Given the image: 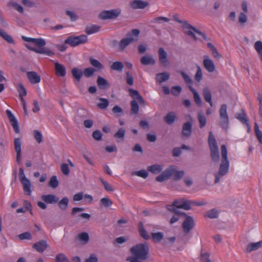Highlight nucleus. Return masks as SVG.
Returning <instances> with one entry per match:
<instances>
[{"mask_svg":"<svg viewBox=\"0 0 262 262\" xmlns=\"http://www.w3.org/2000/svg\"><path fill=\"white\" fill-rule=\"evenodd\" d=\"M221 155L222 160L220 165L219 171L214 173L215 183L219 182L221 179L229 171V161L228 159L227 150L225 145L221 146Z\"/></svg>","mask_w":262,"mask_h":262,"instance_id":"f257e3e1","label":"nucleus"},{"mask_svg":"<svg viewBox=\"0 0 262 262\" xmlns=\"http://www.w3.org/2000/svg\"><path fill=\"white\" fill-rule=\"evenodd\" d=\"M184 173L183 170H178L177 167L173 165L170 166L159 174L156 178V180L162 182L168 179L171 176H173V179L177 181L181 179L184 176Z\"/></svg>","mask_w":262,"mask_h":262,"instance_id":"f03ea898","label":"nucleus"},{"mask_svg":"<svg viewBox=\"0 0 262 262\" xmlns=\"http://www.w3.org/2000/svg\"><path fill=\"white\" fill-rule=\"evenodd\" d=\"M148 246L146 244H138L130 249V252L134 258L145 260L148 258Z\"/></svg>","mask_w":262,"mask_h":262,"instance_id":"7ed1b4c3","label":"nucleus"},{"mask_svg":"<svg viewBox=\"0 0 262 262\" xmlns=\"http://www.w3.org/2000/svg\"><path fill=\"white\" fill-rule=\"evenodd\" d=\"M208 144L212 160L215 162H217L220 159L219 150L216 140L212 132H210L209 135Z\"/></svg>","mask_w":262,"mask_h":262,"instance_id":"20e7f679","label":"nucleus"},{"mask_svg":"<svg viewBox=\"0 0 262 262\" xmlns=\"http://www.w3.org/2000/svg\"><path fill=\"white\" fill-rule=\"evenodd\" d=\"M174 19L179 23H181L183 24V28L184 29L187 30L186 33L187 34L191 36L194 38V39L196 40L197 38L194 33H196L198 35H201L204 39L207 40V37L205 34L198 30L196 28L192 26L191 25L188 24L186 21H182L179 19L178 17L174 16Z\"/></svg>","mask_w":262,"mask_h":262,"instance_id":"39448f33","label":"nucleus"},{"mask_svg":"<svg viewBox=\"0 0 262 262\" xmlns=\"http://www.w3.org/2000/svg\"><path fill=\"white\" fill-rule=\"evenodd\" d=\"M88 40V37L85 35L79 36H71L65 40V43L70 45L72 47H75L80 44L84 43Z\"/></svg>","mask_w":262,"mask_h":262,"instance_id":"423d86ee","label":"nucleus"},{"mask_svg":"<svg viewBox=\"0 0 262 262\" xmlns=\"http://www.w3.org/2000/svg\"><path fill=\"white\" fill-rule=\"evenodd\" d=\"M19 178L20 182L23 185L25 193L29 195H31V182L25 176L24 170L22 168H20L19 170Z\"/></svg>","mask_w":262,"mask_h":262,"instance_id":"0eeeda50","label":"nucleus"},{"mask_svg":"<svg viewBox=\"0 0 262 262\" xmlns=\"http://www.w3.org/2000/svg\"><path fill=\"white\" fill-rule=\"evenodd\" d=\"M227 106L226 104L221 105L220 110V116L221 117L220 124L225 129L228 128L229 124V118L227 112Z\"/></svg>","mask_w":262,"mask_h":262,"instance_id":"6e6552de","label":"nucleus"},{"mask_svg":"<svg viewBox=\"0 0 262 262\" xmlns=\"http://www.w3.org/2000/svg\"><path fill=\"white\" fill-rule=\"evenodd\" d=\"M121 12L119 8L104 11L100 13V17L103 19H113L117 17Z\"/></svg>","mask_w":262,"mask_h":262,"instance_id":"1a4fd4ad","label":"nucleus"},{"mask_svg":"<svg viewBox=\"0 0 262 262\" xmlns=\"http://www.w3.org/2000/svg\"><path fill=\"white\" fill-rule=\"evenodd\" d=\"M182 226L184 232L185 234H188L194 226V222L193 218L186 215Z\"/></svg>","mask_w":262,"mask_h":262,"instance_id":"9d476101","label":"nucleus"},{"mask_svg":"<svg viewBox=\"0 0 262 262\" xmlns=\"http://www.w3.org/2000/svg\"><path fill=\"white\" fill-rule=\"evenodd\" d=\"M7 117L11 123V125L12 126L14 132L16 134H18L19 133V127L18 125V121L14 116V115L12 114L11 111L9 110H7L6 111Z\"/></svg>","mask_w":262,"mask_h":262,"instance_id":"9b49d317","label":"nucleus"},{"mask_svg":"<svg viewBox=\"0 0 262 262\" xmlns=\"http://www.w3.org/2000/svg\"><path fill=\"white\" fill-rule=\"evenodd\" d=\"M203 66L205 69L209 73L213 72L215 69V64L207 55L203 56Z\"/></svg>","mask_w":262,"mask_h":262,"instance_id":"f8f14e48","label":"nucleus"},{"mask_svg":"<svg viewBox=\"0 0 262 262\" xmlns=\"http://www.w3.org/2000/svg\"><path fill=\"white\" fill-rule=\"evenodd\" d=\"M158 56L160 63L164 67H167L169 64L167 53L163 48L159 49Z\"/></svg>","mask_w":262,"mask_h":262,"instance_id":"ddd939ff","label":"nucleus"},{"mask_svg":"<svg viewBox=\"0 0 262 262\" xmlns=\"http://www.w3.org/2000/svg\"><path fill=\"white\" fill-rule=\"evenodd\" d=\"M149 3L147 1L134 0L130 3V7L134 9H143L148 6Z\"/></svg>","mask_w":262,"mask_h":262,"instance_id":"4468645a","label":"nucleus"},{"mask_svg":"<svg viewBox=\"0 0 262 262\" xmlns=\"http://www.w3.org/2000/svg\"><path fill=\"white\" fill-rule=\"evenodd\" d=\"M27 77L32 84H35L40 82V77L35 72L31 71L27 73Z\"/></svg>","mask_w":262,"mask_h":262,"instance_id":"2eb2a0df","label":"nucleus"},{"mask_svg":"<svg viewBox=\"0 0 262 262\" xmlns=\"http://www.w3.org/2000/svg\"><path fill=\"white\" fill-rule=\"evenodd\" d=\"M55 69L56 74L58 76L64 77L66 75V68L63 65L58 62H55Z\"/></svg>","mask_w":262,"mask_h":262,"instance_id":"dca6fc26","label":"nucleus"},{"mask_svg":"<svg viewBox=\"0 0 262 262\" xmlns=\"http://www.w3.org/2000/svg\"><path fill=\"white\" fill-rule=\"evenodd\" d=\"M262 247V240L256 243H252L248 244L246 248V252L250 253Z\"/></svg>","mask_w":262,"mask_h":262,"instance_id":"f3484780","label":"nucleus"},{"mask_svg":"<svg viewBox=\"0 0 262 262\" xmlns=\"http://www.w3.org/2000/svg\"><path fill=\"white\" fill-rule=\"evenodd\" d=\"M41 199L48 204H54L58 201V198L53 194H47L42 196Z\"/></svg>","mask_w":262,"mask_h":262,"instance_id":"a211bd4d","label":"nucleus"},{"mask_svg":"<svg viewBox=\"0 0 262 262\" xmlns=\"http://www.w3.org/2000/svg\"><path fill=\"white\" fill-rule=\"evenodd\" d=\"M192 130V124L190 122H186L183 124L182 129V135L184 137H188L190 136Z\"/></svg>","mask_w":262,"mask_h":262,"instance_id":"6ab92c4d","label":"nucleus"},{"mask_svg":"<svg viewBox=\"0 0 262 262\" xmlns=\"http://www.w3.org/2000/svg\"><path fill=\"white\" fill-rule=\"evenodd\" d=\"M140 61L143 65L155 64L156 63V60L151 56L149 55L142 57L140 59Z\"/></svg>","mask_w":262,"mask_h":262,"instance_id":"aec40b11","label":"nucleus"},{"mask_svg":"<svg viewBox=\"0 0 262 262\" xmlns=\"http://www.w3.org/2000/svg\"><path fill=\"white\" fill-rule=\"evenodd\" d=\"M33 248H35L39 252H43L47 248V244L45 241H39L33 245Z\"/></svg>","mask_w":262,"mask_h":262,"instance_id":"412c9836","label":"nucleus"},{"mask_svg":"<svg viewBox=\"0 0 262 262\" xmlns=\"http://www.w3.org/2000/svg\"><path fill=\"white\" fill-rule=\"evenodd\" d=\"M169 74L167 72H162L156 75V79L159 83H162L167 80L169 78Z\"/></svg>","mask_w":262,"mask_h":262,"instance_id":"4be33fe9","label":"nucleus"},{"mask_svg":"<svg viewBox=\"0 0 262 262\" xmlns=\"http://www.w3.org/2000/svg\"><path fill=\"white\" fill-rule=\"evenodd\" d=\"M128 91L129 92L130 96L132 98L136 99L137 100H138L139 102L141 104L144 103V100L143 98L137 90H135L132 89H129Z\"/></svg>","mask_w":262,"mask_h":262,"instance_id":"5701e85b","label":"nucleus"},{"mask_svg":"<svg viewBox=\"0 0 262 262\" xmlns=\"http://www.w3.org/2000/svg\"><path fill=\"white\" fill-rule=\"evenodd\" d=\"M97 83L99 88L102 90L106 89L110 85L108 82L100 76L98 77Z\"/></svg>","mask_w":262,"mask_h":262,"instance_id":"b1692460","label":"nucleus"},{"mask_svg":"<svg viewBox=\"0 0 262 262\" xmlns=\"http://www.w3.org/2000/svg\"><path fill=\"white\" fill-rule=\"evenodd\" d=\"M100 27L96 25H88L85 28V32L86 34L90 35L98 32Z\"/></svg>","mask_w":262,"mask_h":262,"instance_id":"393cba45","label":"nucleus"},{"mask_svg":"<svg viewBox=\"0 0 262 262\" xmlns=\"http://www.w3.org/2000/svg\"><path fill=\"white\" fill-rule=\"evenodd\" d=\"M162 169V166L159 164H155L147 167V170L154 174L160 173Z\"/></svg>","mask_w":262,"mask_h":262,"instance_id":"a878e982","label":"nucleus"},{"mask_svg":"<svg viewBox=\"0 0 262 262\" xmlns=\"http://www.w3.org/2000/svg\"><path fill=\"white\" fill-rule=\"evenodd\" d=\"M135 39L133 37L128 36L127 38L122 39L119 44V48L121 50H123L127 45H128L132 41H134Z\"/></svg>","mask_w":262,"mask_h":262,"instance_id":"bb28decb","label":"nucleus"},{"mask_svg":"<svg viewBox=\"0 0 262 262\" xmlns=\"http://www.w3.org/2000/svg\"><path fill=\"white\" fill-rule=\"evenodd\" d=\"M254 47L262 62V41L260 40L256 41Z\"/></svg>","mask_w":262,"mask_h":262,"instance_id":"cd10ccee","label":"nucleus"},{"mask_svg":"<svg viewBox=\"0 0 262 262\" xmlns=\"http://www.w3.org/2000/svg\"><path fill=\"white\" fill-rule=\"evenodd\" d=\"M203 96L205 100L208 102L210 105L212 106V97L211 93L208 89L205 88L203 89Z\"/></svg>","mask_w":262,"mask_h":262,"instance_id":"c85d7f7f","label":"nucleus"},{"mask_svg":"<svg viewBox=\"0 0 262 262\" xmlns=\"http://www.w3.org/2000/svg\"><path fill=\"white\" fill-rule=\"evenodd\" d=\"M182 204V199L176 200L173 202L172 205H168L167 208L168 210L176 212V209L174 207L177 208H181L179 206H181Z\"/></svg>","mask_w":262,"mask_h":262,"instance_id":"c756f323","label":"nucleus"},{"mask_svg":"<svg viewBox=\"0 0 262 262\" xmlns=\"http://www.w3.org/2000/svg\"><path fill=\"white\" fill-rule=\"evenodd\" d=\"M72 74L76 80L79 81L82 76L83 73L80 69L73 68L72 70Z\"/></svg>","mask_w":262,"mask_h":262,"instance_id":"7c9ffc66","label":"nucleus"},{"mask_svg":"<svg viewBox=\"0 0 262 262\" xmlns=\"http://www.w3.org/2000/svg\"><path fill=\"white\" fill-rule=\"evenodd\" d=\"M139 230L140 232V235L145 239H148L150 238V236L147 232L146 230L144 228L143 224L140 223L139 224Z\"/></svg>","mask_w":262,"mask_h":262,"instance_id":"2f4dec72","label":"nucleus"},{"mask_svg":"<svg viewBox=\"0 0 262 262\" xmlns=\"http://www.w3.org/2000/svg\"><path fill=\"white\" fill-rule=\"evenodd\" d=\"M0 36L8 42L13 44L14 43V41L12 37L1 29H0Z\"/></svg>","mask_w":262,"mask_h":262,"instance_id":"473e14b6","label":"nucleus"},{"mask_svg":"<svg viewBox=\"0 0 262 262\" xmlns=\"http://www.w3.org/2000/svg\"><path fill=\"white\" fill-rule=\"evenodd\" d=\"M194 202L182 199V204L179 206L181 208L186 210L190 209L191 206L193 205Z\"/></svg>","mask_w":262,"mask_h":262,"instance_id":"72a5a7b5","label":"nucleus"},{"mask_svg":"<svg viewBox=\"0 0 262 262\" xmlns=\"http://www.w3.org/2000/svg\"><path fill=\"white\" fill-rule=\"evenodd\" d=\"M152 238L155 243L160 242L164 237V234L161 232L151 233Z\"/></svg>","mask_w":262,"mask_h":262,"instance_id":"f704fd0d","label":"nucleus"},{"mask_svg":"<svg viewBox=\"0 0 262 262\" xmlns=\"http://www.w3.org/2000/svg\"><path fill=\"white\" fill-rule=\"evenodd\" d=\"M254 132L259 143L262 144V132L259 129L258 125L256 122L254 124Z\"/></svg>","mask_w":262,"mask_h":262,"instance_id":"c9c22d12","label":"nucleus"},{"mask_svg":"<svg viewBox=\"0 0 262 262\" xmlns=\"http://www.w3.org/2000/svg\"><path fill=\"white\" fill-rule=\"evenodd\" d=\"M189 88L193 94L194 100L195 103L199 105H201V99L198 92L191 85L189 86Z\"/></svg>","mask_w":262,"mask_h":262,"instance_id":"e433bc0d","label":"nucleus"},{"mask_svg":"<svg viewBox=\"0 0 262 262\" xmlns=\"http://www.w3.org/2000/svg\"><path fill=\"white\" fill-rule=\"evenodd\" d=\"M123 68V64L120 61L114 62L111 66V69L119 72L122 71Z\"/></svg>","mask_w":262,"mask_h":262,"instance_id":"4c0bfd02","label":"nucleus"},{"mask_svg":"<svg viewBox=\"0 0 262 262\" xmlns=\"http://www.w3.org/2000/svg\"><path fill=\"white\" fill-rule=\"evenodd\" d=\"M176 118L174 113L170 112L167 114L165 117V121L169 124H171L173 123Z\"/></svg>","mask_w":262,"mask_h":262,"instance_id":"58836bf2","label":"nucleus"},{"mask_svg":"<svg viewBox=\"0 0 262 262\" xmlns=\"http://www.w3.org/2000/svg\"><path fill=\"white\" fill-rule=\"evenodd\" d=\"M21 142L19 138H16L14 140V147L15 151L19 156L21 155Z\"/></svg>","mask_w":262,"mask_h":262,"instance_id":"ea45409f","label":"nucleus"},{"mask_svg":"<svg viewBox=\"0 0 262 262\" xmlns=\"http://www.w3.org/2000/svg\"><path fill=\"white\" fill-rule=\"evenodd\" d=\"M77 238L83 244L87 243L89 240V234L86 232L79 234Z\"/></svg>","mask_w":262,"mask_h":262,"instance_id":"a19ab883","label":"nucleus"},{"mask_svg":"<svg viewBox=\"0 0 262 262\" xmlns=\"http://www.w3.org/2000/svg\"><path fill=\"white\" fill-rule=\"evenodd\" d=\"M100 102L97 104V106L101 109H105L108 105V101L107 99L100 98H99Z\"/></svg>","mask_w":262,"mask_h":262,"instance_id":"79ce46f5","label":"nucleus"},{"mask_svg":"<svg viewBox=\"0 0 262 262\" xmlns=\"http://www.w3.org/2000/svg\"><path fill=\"white\" fill-rule=\"evenodd\" d=\"M31 42L39 47H44L46 45V41L42 38H32Z\"/></svg>","mask_w":262,"mask_h":262,"instance_id":"37998d69","label":"nucleus"},{"mask_svg":"<svg viewBox=\"0 0 262 262\" xmlns=\"http://www.w3.org/2000/svg\"><path fill=\"white\" fill-rule=\"evenodd\" d=\"M198 120L200 123V127L202 128L206 125V118L201 112L198 113Z\"/></svg>","mask_w":262,"mask_h":262,"instance_id":"c03bdc74","label":"nucleus"},{"mask_svg":"<svg viewBox=\"0 0 262 262\" xmlns=\"http://www.w3.org/2000/svg\"><path fill=\"white\" fill-rule=\"evenodd\" d=\"M17 90L20 97H24L27 95V91L22 84L19 83L17 86Z\"/></svg>","mask_w":262,"mask_h":262,"instance_id":"a18cd8bd","label":"nucleus"},{"mask_svg":"<svg viewBox=\"0 0 262 262\" xmlns=\"http://www.w3.org/2000/svg\"><path fill=\"white\" fill-rule=\"evenodd\" d=\"M100 204L101 206L108 207L111 206L113 203L108 198H103L100 200Z\"/></svg>","mask_w":262,"mask_h":262,"instance_id":"49530a36","label":"nucleus"},{"mask_svg":"<svg viewBox=\"0 0 262 262\" xmlns=\"http://www.w3.org/2000/svg\"><path fill=\"white\" fill-rule=\"evenodd\" d=\"M90 61L91 64L98 69H101L103 68L102 64L97 60L93 58L92 57L90 58Z\"/></svg>","mask_w":262,"mask_h":262,"instance_id":"de8ad7c7","label":"nucleus"},{"mask_svg":"<svg viewBox=\"0 0 262 262\" xmlns=\"http://www.w3.org/2000/svg\"><path fill=\"white\" fill-rule=\"evenodd\" d=\"M131 111L133 114H136L138 113L139 106L136 100H133L130 103Z\"/></svg>","mask_w":262,"mask_h":262,"instance_id":"09e8293b","label":"nucleus"},{"mask_svg":"<svg viewBox=\"0 0 262 262\" xmlns=\"http://www.w3.org/2000/svg\"><path fill=\"white\" fill-rule=\"evenodd\" d=\"M69 203V199L68 198L65 197L61 199L59 203V207L60 209L64 210L67 208Z\"/></svg>","mask_w":262,"mask_h":262,"instance_id":"8fccbe9b","label":"nucleus"},{"mask_svg":"<svg viewBox=\"0 0 262 262\" xmlns=\"http://www.w3.org/2000/svg\"><path fill=\"white\" fill-rule=\"evenodd\" d=\"M58 184L59 183L56 176H52L49 181V186L53 188H55L58 186Z\"/></svg>","mask_w":262,"mask_h":262,"instance_id":"3c124183","label":"nucleus"},{"mask_svg":"<svg viewBox=\"0 0 262 262\" xmlns=\"http://www.w3.org/2000/svg\"><path fill=\"white\" fill-rule=\"evenodd\" d=\"M169 19L167 17L164 16H160L155 18L152 20V23L162 24L164 22L168 23L169 22Z\"/></svg>","mask_w":262,"mask_h":262,"instance_id":"603ef678","label":"nucleus"},{"mask_svg":"<svg viewBox=\"0 0 262 262\" xmlns=\"http://www.w3.org/2000/svg\"><path fill=\"white\" fill-rule=\"evenodd\" d=\"M235 117L237 119L240 120L243 123L247 124L248 120L246 118V115L245 113H243L241 114H236Z\"/></svg>","mask_w":262,"mask_h":262,"instance_id":"864d4df0","label":"nucleus"},{"mask_svg":"<svg viewBox=\"0 0 262 262\" xmlns=\"http://www.w3.org/2000/svg\"><path fill=\"white\" fill-rule=\"evenodd\" d=\"M34 137L35 139V140L38 143H40L42 141V135L41 133V132L35 130L33 132Z\"/></svg>","mask_w":262,"mask_h":262,"instance_id":"5fc2aeb1","label":"nucleus"},{"mask_svg":"<svg viewBox=\"0 0 262 262\" xmlns=\"http://www.w3.org/2000/svg\"><path fill=\"white\" fill-rule=\"evenodd\" d=\"M125 131L123 128H120L115 134L114 137L118 139H123L125 136Z\"/></svg>","mask_w":262,"mask_h":262,"instance_id":"6e6d98bb","label":"nucleus"},{"mask_svg":"<svg viewBox=\"0 0 262 262\" xmlns=\"http://www.w3.org/2000/svg\"><path fill=\"white\" fill-rule=\"evenodd\" d=\"M134 173L136 175L138 176V177L143 178L144 179L146 178L148 176V173L147 171L144 169L135 171L134 172Z\"/></svg>","mask_w":262,"mask_h":262,"instance_id":"4d7b16f0","label":"nucleus"},{"mask_svg":"<svg viewBox=\"0 0 262 262\" xmlns=\"http://www.w3.org/2000/svg\"><path fill=\"white\" fill-rule=\"evenodd\" d=\"M56 262H69L68 258L62 253L58 254L56 257Z\"/></svg>","mask_w":262,"mask_h":262,"instance_id":"13d9d810","label":"nucleus"},{"mask_svg":"<svg viewBox=\"0 0 262 262\" xmlns=\"http://www.w3.org/2000/svg\"><path fill=\"white\" fill-rule=\"evenodd\" d=\"M206 215L210 219H214L217 217L218 212L215 209H212L207 212Z\"/></svg>","mask_w":262,"mask_h":262,"instance_id":"bf43d9fd","label":"nucleus"},{"mask_svg":"<svg viewBox=\"0 0 262 262\" xmlns=\"http://www.w3.org/2000/svg\"><path fill=\"white\" fill-rule=\"evenodd\" d=\"M202 79V72L200 66H197V71L195 75V79L197 81H200Z\"/></svg>","mask_w":262,"mask_h":262,"instance_id":"052dcab7","label":"nucleus"},{"mask_svg":"<svg viewBox=\"0 0 262 262\" xmlns=\"http://www.w3.org/2000/svg\"><path fill=\"white\" fill-rule=\"evenodd\" d=\"M182 89L180 86H174L171 88V92L172 95L177 96L181 92Z\"/></svg>","mask_w":262,"mask_h":262,"instance_id":"680f3d73","label":"nucleus"},{"mask_svg":"<svg viewBox=\"0 0 262 262\" xmlns=\"http://www.w3.org/2000/svg\"><path fill=\"white\" fill-rule=\"evenodd\" d=\"M61 170L63 174L67 176L69 174L70 170L68 164L62 163L61 165Z\"/></svg>","mask_w":262,"mask_h":262,"instance_id":"e2e57ef3","label":"nucleus"},{"mask_svg":"<svg viewBox=\"0 0 262 262\" xmlns=\"http://www.w3.org/2000/svg\"><path fill=\"white\" fill-rule=\"evenodd\" d=\"M101 183H102L103 186L104 187L105 189L107 191H113L114 190V188L110 184H109L106 181L101 180Z\"/></svg>","mask_w":262,"mask_h":262,"instance_id":"0e129e2a","label":"nucleus"},{"mask_svg":"<svg viewBox=\"0 0 262 262\" xmlns=\"http://www.w3.org/2000/svg\"><path fill=\"white\" fill-rule=\"evenodd\" d=\"M95 70L92 68H88L84 69L83 71L84 75L86 77H89L94 73Z\"/></svg>","mask_w":262,"mask_h":262,"instance_id":"69168bd1","label":"nucleus"},{"mask_svg":"<svg viewBox=\"0 0 262 262\" xmlns=\"http://www.w3.org/2000/svg\"><path fill=\"white\" fill-rule=\"evenodd\" d=\"M126 75L127 83L129 85H133L134 83V79L133 76L129 72H127L126 73Z\"/></svg>","mask_w":262,"mask_h":262,"instance_id":"338daca9","label":"nucleus"},{"mask_svg":"<svg viewBox=\"0 0 262 262\" xmlns=\"http://www.w3.org/2000/svg\"><path fill=\"white\" fill-rule=\"evenodd\" d=\"M181 74L186 83L189 84L192 83V80L188 75L183 71L181 72Z\"/></svg>","mask_w":262,"mask_h":262,"instance_id":"774afa93","label":"nucleus"}]
</instances>
